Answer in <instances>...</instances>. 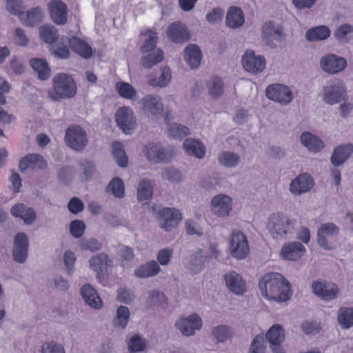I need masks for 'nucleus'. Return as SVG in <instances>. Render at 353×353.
<instances>
[{
  "label": "nucleus",
  "mask_w": 353,
  "mask_h": 353,
  "mask_svg": "<svg viewBox=\"0 0 353 353\" xmlns=\"http://www.w3.org/2000/svg\"><path fill=\"white\" fill-rule=\"evenodd\" d=\"M259 288L263 296L278 303L290 300L292 294L290 282L278 272L264 274L259 281Z\"/></svg>",
  "instance_id": "1"
},
{
  "label": "nucleus",
  "mask_w": 353,
  "mask_h": 353,
  "mask_svg": "<svg viewBox=\"0 0 353 353\" xmlns=\"http://www.w3.org/2000/svg\"><path fill=\"white\" fill-rule=\"evenodd\" d=\"M52 90L49 97L54 101L73 98L77 92V85L73 77L65 72L56 74L52 78Z\"/></svg>",
  "instance_id": "2"
},
{
  "label": "nucleus",
  "mask_w": 353,
  "mask_h": 353,
  "mask_svg": "<svg viewBox=\"0 0 353 353\" xmlns=\"http://www.w3.org/2000/svg\"><path fill=\"white\" fill-rule=\"evenodd\" d=\"M294 219L282 213H274L268 218L267 228L273 239L279 240L288 238L295 231Z\"/></svg>",
  "instance_id": "3"
},
{
  "label": "nucleus",
  "mask_w": 353,
  "mask_h": 353,
  "mask_svg": "<svg viewBox=\"0 0 353 353\" xmlns=\"http://www.w3.org/2000/svg\"><path fill=\"white\" fill-rule=\"evenodd\" d=\"M150 211L159 216L160 228L166 232H170L178 226L182 219V214L175 208L161 207L153 205Z\"/></svg>",
  "instance_id": "4"
},
{
  "label": "nucleus",
  "mask_w": 353,
  "mask_h": 353,
  "mask_svg": "<svg viewBox=\"0 0 353 353\" xmlns=\"http://www.w3.org/2000/svg\"><path fill=\"white\" fill-rule=\"evenodd\" d=\"M143 154L152 164L167 163L174 155V150L167 148L159 142H152L143 146Z\"/></svg>",
  "instance_id": "5"
},
{
  "label": "nucleus",
  "mask_w": 353,
  "mask_h": 353,
  "mask_svg": "<svg viewBox=\"0 0 353 353\" xmlns=\"http://www.w3.org/2000/svg\"><path fill=\"white\" fill-rule=\"evenodd\" d=\"M261 37L267 46L274 49L278 44L285 42L286 35L284 28L281 24L268 21L262 26Z\"/></svg>",
  "instance_id": "6"
},
{
  "label": "nucleus",
  "mask_w": 353,
  "mask_h": 353,
  "mask_svg": "<svg viewBox=\"0 0 353 353\" xmlns=\"http://www.w3.org/2000/svg\"><path fill=\"white\" fill-rule=\"evenodd\" d=\"M346 95L345 84L340 80L335 79L323 87L321 99L326 104L334 105L345 100Z\"/></svg>",
  "instance_id": "7"
},
{
  "label": "nucleus",
  "mask_w": 353,
  "mask_h": 353,
  "mask_svg": "<svg viewBox=\"0 0 353 353\" xmlns=\"http://www.w3.org/2000/svg\"><path fill=\"white\" fill-rule=\"evenodd\" d=\"M64 141L68 147L79 152L88 144L87 133L81 126L72 125L65 130Z\"/></svg>",
  "instance_id": "8"
},
{
  "label": "nucleus",
  "mask_w": 353,
  "mask_h": 353,
  "mask_svg": "<svg viewBox=\"0 0 353 353\" xmlns=\"http://www.w3.org/2000/svg\"><path fill=\"white\" fill-rule=\"evenodd\" d=\"M230 254L238 260L245 259L250 252V248L246 236L240 230H234L230 238Z\"/></svg>",
  "instance_id": "9"
},
{
  "label": "nucleus",
  "mask_w": 353,
  "mask_h": 353,
  "mask_svg": "<svg viewBox=\"0 0 353 353\" xmlns=\"http://www.w3.org/2000/svg\"><path fill=\"white\" fill-rule=\"evenodd\" d=\"M202 325V319L196 313H192L186 317L181 316L174 323L175 327L186 337L194 336L196 331L201 329Z\"/></svg>",
  "instance_id": "10"
},
{
  "label": "nucleus",
  "mask_w": 353,
  "mask_h": 353,
  "mask_svg": "<svg viewBox=\"0 0 353 353\" xmlns=\"http://www.w3.org/2000/svg\"><path fill=\"white\" fill-rule=\"evenodd\" d=\"M29 240L28 235L23 232L17 233L13 238L12 256L13 260L18 263H24L28 255Z\"/></svg>",
  "instance_id": "11"
},
{
  "label": "nucleus",
  "mask_w": 353,
  "mask_h": 353,
  "mask_svg": "<svg viewBox=\"0 0 353 353\" xmlns=\"http://www.w3.org/2000/svg\"><path fill=\"white\" fill-rule=\"evenodd\" d=\"M268 99L278 102L282 105L290 103L294 99L290 88L283 84L274 83L268 85L265 90Z\"/></svg>",
  "instance_id": "12"
},
{
  "label": "nucleus",
  "mask_w": 353,
  "mask_h": 353,
  "mask_svg": "<svg viewBox=\"0 0 353 353\" xmlns=\"http://www.w3.org/2000/svg\"><path fill=\"white\" fill-rule=\"evenodd\" d=\"M114 117L119 129L125 134H131L136 125L132 110L130 107H121L117 110Z\"/></svg>",
  "instance_id": "13"
},
{
  "label": "nucleus",
  "mask_w": 353,
  "mask_h": 353,
  "mask_svg": "<svg viewBox=\"0 0 353 353\" xmlns=\"http://www.w3.org/2000/svg\"><path fill=\"white\" fill-rule=\"evenodd\" d=\"M242 65L245 71L253 74L261 73L265 67V59L256 55L252 50H247L242 57Z\"/></svg>",
  "instance_id": "14"
},
{
  "label": "nucleus",
  "mask_w": 353,
  "mask_h": 353,
  "mask_svg": "<svg viewBox=\"0 0 353 353\" xmlns=\"http://www.w3.org/2000/svg\"><path fill=\"white\" fill-rule=\"evenodd\" d=\"M339 233V228L333 223L322 224L317 231V243L320 247L326 250L332 249L330 239L335 238Z\"/></svg>",
  "instance_id": "15"
},
{
  "label": "nucleus",
  "mask_w": 353,
  "mask_h": 353,
  "mask_svg": "<svg viewBox=\"0 0 353 353\" xmlns=\"http://www.w3.org/2000/svg\"><path fill=\"white\" fill-rule=\"evenodd\" d=\"M320 65L325 72L335 74L345 68L347 61L345 59L342 57L332 53H328L321 57Z\"/></svg>",
  "instance_id": "16"
},
{
  "label": "nucleus",
  "mask_w": 353,
  "mask_h": 353,
  "mask_svg": "<svg viewBox=\"0 0 353 353\" xmlns=\"http://www.w3.org/2000/svg\"><path fill=\"white\" fill-rule=\"evenodd\" d=\"M168 39L174 43L188 41L191 34L188 26L181 21H174L169 25L166 31Z\"/></svg>",
  "instance_id": "17"
},
{
  "label": "nucleus",
  "mask_w": 353,
  "mask_h": 353,
  "mask_svg": "<svg viewBox=\"0 0 353 353\" xmlns=\"http://www.w3.org/2000/svg\"><path fill=\"white\" fill-rule=\"evenodd\" d=\"M312 288L316 296L325 301L335 299L339 292V289L336 284L326 281H314Z\"/></svg>",
  "instance_id": "18"
},
{
  "label": "nucleus",
  "mask_w": 353,
  "mask_h": 353,
  "mask_svg": "<svg viewBox=\"0 0 353 353\" xmlns=\"http://www.w3.org/2000/svg\"><path fill=\"white\" fill-rule=\"evenodd\" d=\"M225 285L232 293L237 296L243 295L247 291V283L243 276L235 271L225 274Z\"/></svg>",
  "instance_id": "19"
},
{
  "label": "nucleus",
  "mask_w": 353,
  "mask_h": 353,
  "mask_svg": "<svg viewBox=\"0 0 353 353\" xmlns=\"http://www.w3.org/2000/svg\"><path fill=\"white\" fill-rule=\"evenodd\" d=\"M89 263L90 268L96 272V277L99 281L104 279L106 268L113 266V261L104 252L93 256L90 259Z\"/></svg>",
  "instance_id": "20"
},
{
  "label": "nucleus",
  "mask_w": 353,
  "mask_h": 353,
  "mask_svg": "<svg viewBox=\"0 0 353 353\" xmlns=\"http://www.w3.org/2000/svg\"><path fill=\"white\" fill-rule=\"evenodd\" d=\"M48 166L46 159L39 154H28L22 157L19 161V170L25 172L28 168L32 170H45Z\"/></svg>",
  "instance_id": "21"
},
{
  "label": "nucleus",
  "mask_w": 353,
  "mask_h": 353,
  "mask_svg": "<svg viewBox=\"0 0 353 353\" xmlns=\"http://www.w3.org/2000/svg\"><path fill=\"white\" fill-rule=\"evenodd\" d=\"M314 186V181L310 174L303 173L292 181L290 186L291 192L295 195L310 191Z\"/></svg>",
  "instance_id": "22"
},
{
  "label": "nucleus",
  "mask_w": 353,
  "mask_h": 353,
  "mask_svg": "<svg viewBox=\"0 0 353 353\" xmlns=\"http://www.w3.org/2000/svg\"><path fill=\"white\" fill-rule=\"evenodd\" d=\"M202 57V52L198 45L190 43L184 48V61L192 70L199 67Z\"/></svg>",
  "instance_id": "23"
},
{
  "label": "nucleus",
  "mask_w": 353,
  "mask_h": 353,
  "mask_svg": "<svg viewBox=\"0 0 353 353\" xmlns=\"http://www.w3.org/2000/svg\"><path fill=\"white\" fill-rule=\"evenodd\" d=\"M51 18L57 25H64L67 22L68 7L61 0H52L49 3Z\"/></svg>",
  "instance_id": "24"
},
{
  "label": "nucleus",
  "mask_w": 353,
  "mask_h": 353,
  "mask_svg": "<svg viewBox=\"0 0 353 353\" xmlns=\"http://www.w3.org/2000/svg\"><path fill=\"white\" fill-rule=\"evenodd\" d=\"M68 46L74 53L83 59H88L92 56V49L89 44L81 39L72 37L68 39Z\"/></svg>",
  "instance_id": "25"
},
{
  "label": "nucleus",
  "mask_w": 353,
  "mask_h": 353,
  "mask_svg": "<svg viewBox=\"0 0 353 353\" xmlns=\"http://www.w3.org/2000/svg\"><path fill=\"white\" fill-rule=\"evenodd\" d=\"M10 212L14 217L21 218L26 225H31L37 218L34 210L31 207L26 208L23 203L14 205Z\"/></svg>",
  "instance_id": "26"
},
{
  "label": "nucleus",
  "mask_w": 353,
  "mask_h": 353,
  "mask_svg": "<svg viewBox=\"0 0 353 353\" xmlns=\"http://www.w3.org/2000/svg\"><path fill=\"white\" fill-rule=\"evenodd\" d=\"M207 262L208 255H204L203 250L199 248L190 255L188 268L192 274H196L204 269Z\"/></svg>",
  "instance_id": "27"
},
{
  "label": "nucleus",
  "mask_w": 353,
  "mask_h": 353,
  "mask_svg": "<svg viewBox=\"0 0 353 353\" xmlns=\"http://www.w3.org/2000/svg\"><path fill=\"white\" fill-rule=\"evenodd\" d=\"M353 152V145L351 143L343 144L336 147L331 155L330 161L335 166H340L350 157Z\"/></svg>",
  "instance_id": "28"
},
{
  "label": "nucleus",
  "mask_w": 353,
  "mask_h": 353,
  "mask_svg": "<svg viewBox=\"0 0 353 353\" xmlns=\"http://www.w3.org/2000/svg\"><path fill=\"white\" fill-rule=\"evenodd\" d=\"M80 294L85 303L94 309H99L102 301L97 290L89 283L84 284L80 290Z\"/></svg>",
  "instance_id": "29"
},
{
  "label": "nucleus",
  "mask_w": 353,
  "mask_h": 353,
  "mask_svg": "<svg viewBox=\"0 0 353 353\" xmlns=\"http://www.w3.org/2000/svg\"><path fill=\"white\" fill-rule=\"evenodd\" d=\"M301 144L310 152L317 153L325 146L324 142L317 136L310 132H304L300 136Z\"/></svg>",
  "instance_id": "30"
},
{
  "label": "nucleus",
  "mask_w": 353,
  "mask_h": 353,
  "mask_svg": "<svg viewBox=\"0 0 353 353\" xmlns=\"http://www.w3.org/2000/svg\"><path fill=\"white\" fill-rule=\"evenodd\" d=\"M305 247L299 241L290 242L284 245L281 250L282 256L288 260H296L305 253Z\"/></svg>",
  "instance_id": "31"
},
{
  "label": "nucleus",
  "mask_w": 353,
  "mask_h": 353,
  "mask_svg": "<svg viewBox=\"0 0 353 353\" xmlns=\"http://www.w3.org/2000/svg\"><path fill=\"white\" fill-rule=\"evenodd\" d=\"M29 64L32 70L37 73L39 80L46 81L50 78L51 69L45 59L32 58L29 61Z\"/></svg>",
  "instance_id": "32"
},
{
  "label": "nucleus",
  "mask_w": 353,
  "mask_h": 353,
  "mask_svg": "<svg viewBox=\"0 0 353 353\" xmlns=\"http://www.w3.org/2000/svg\"><path fill=\"white\" fill-rule=\"evenodd\" d=\"M141 56L139 59L140 65L145 70L151 69L164 59V53L161 48Z\"/></svg>",
  "instance_id": "33"
},
{
  "label": "nucleus",
  "mask_w": 353,
  "mask_h": 353,
  "mask_svg": "<svg viewBox=\"0 0 353 353\" xmlns=\"http://www.w3.org/2000/svg\"><path fill=\"white\" fill-rule=\"evenodd\" d=\"M185 152L190 155L202 159L205 153V149L203 144L199 140L194 139H187L183 143Z\"/></svg>",
  "instance_id": "34"
},
{
  "label": "nucleus",
  "mask_w": 353,
  "mask_h": 353,
  "mask_svg": "<svg viewBox=\"0 0 353 353\" xmlns=\"http://www.w3.org/2000/svg\"><path fill=\"white\" fill-rule=\"evenodd\" d=\"M226 25L232 28H239L244 23V14L237 6H231L227 12Z\"/></svg>",
  "instance_id": "35"
},
{
  "label": "nucleus",
  "mask_w": 353,
  "mask_h": 353,
  "mask_svg": "<svg viewBox=\"0 0 353 353\" xmlns=\"http://www.w3.org/2000/svg\"><path fill=\"white\" fill-rule=\"evenodd\" d=\"M160 271L158 263L154 260L140 265L134 270V275L137 278L145 279L157 275Z\"/></svg>",
  "instance_id": "36"
},
{
  "label": "nucleus",
  "mask_w": 353,
  "mask_h": 353,
  "mask_svg": "<svg viewBox=\"0 0 353 353\" xmlns=\"http://www.w3.org/2000/svg\"><path fill=\"white\" fill-rule=\"evenodd\" d=\"M330 30L326 26H319L308 29L305 32V39L309 42L322 41L330 36Z\"/></svg>",
  "instance_id": "37"
},
{
  "label": "nucleus",
  "mask_w": 353,
  "mask_h": 353,
  "mask_svg": "<svg viewBox=\"0 0 353 353\" xmlns=\"http://www.w3.org/2000/svg\"><path fill=\"white\" fill-rule=\"evenodd\" d=\"M148 34V38L143 41V44L139 48V51L142 54L155 51L158 48H157L158 42L157 33L150 29L141 32V36H147Z\"/></svg>",
  "instance_id": "38"
},
{
  "label": "nucleus",
  "mask_w": 353,
  "mask_h": 353,
  "mask_svg": "<svg viewBox=\"0 0 353 353\" xmlns=\"http://www.w3.org/2000/svg\"><path fill=\"white\" fill-rule=\"evenodd\" d=\"M130 316V312L127 306L120 305L117 310V314L112 324L115 328L124 330L126 328Z\"/></svg>",
  "instance_id": "39"
},
{
  "label": "nucleus",
  "mask_w": 353,
  "mask_h": 353,
  "mask_svg": "<svg viewBox=\"0 0 353 353\" xmlns=\"http://www.w3.org/2000/svg\"><path fill=\"white\" fill-rule=\"evenodd\" d=\"M142 102L145 110L152 115L160 114L163 112V104L157 97L146 95L142 99Z\"/></svg>",
  "instance_id": "40"
},
{
  "label": "nucleus",
  "mask_w": 353,
  "mask_h": 353,
  "mask_svg": "<svg viewBox=\"0 0 353 353\" xmlns=\"http://www.w3.org/2000/svg\"><path fill=\"white\" fill-rule=\"evenodd\" d=\"M161 74L156 78H150L148 80V84L152 87L164 88L168 85L171 79V70L168 66H163L160 68Z\"/></svg>",
  "instance_id": "41"
},
{
  "label": "nucleus",
  "mask_w": 353,
  "mask_h": 353,
  "mask_svg": "<svg viewBox=\"0 0 353 353\" xmlns=\"http://www.w3.org/2000/svg\"><path fill=\"white\" fill-rule=\"evenodd\" d=\"M112 154L117 164L120 168H126L128 165V157L123 145L119 141H114L112 144Z\"/></svg>",
  "instance_id": "42"
},
{
  "label": "nucleus",
  "mask_w": 353,
  "mask_h": 353,
  "mask_svg": "<svg viewBox=\"0 0 353 353\" xmlns=\"http://www.w3.org/2000/svg\"><path fill=\"white\" fill-rule=\"evenodd\" d=\"M105 192L111 193L114 197L121 199L125 196V185L119 176L113 177L105 188Z\"/></svg>",
  "instance_id": "43"
},
{
  "label": "nucleus",
  "mask_w": 353,
  "mask_h": 353,
  "mask_svg": "<svg viewBox=\"0 0 353 353\" xmlns=\"http://www.w3.org/2000/svg\"><path fill=\"white\" fill-rule=\"evenodd\" d=\"M49 52L55 58L61 60L68 59L70 56L69 46L59 40L49 46Z\"/></svg>",
  "instance_id": "44"
},
{
  "label": "nucleus",
  "mask_w": 353,
  "mask_h": 353,
  "mask_svg": "<svg viewBox=\"0 0 353 353\" xmlns=\"http://www.w3.org/2000/svg\"><path fill=\"white\" fill-rule=\"evenodd\" d=\"M153 194V186L148 179H141L137 188V200L139 202L149 201Z\"/></svg>",
  "instance_id": "45"
},
{
  "label": "nucleus",
  "mask_w": 353,
  "mask_h": 353,
  "mask_svg": "<svg viewBox=\"0 0 353 353\" xmlns=\"http://www.w3.org/2000/svg\"><path fill=\"white\" fill-rule=\"evenodd\" d=\"M339 324L343 329L353 326V307H342L338 312Z\"/></svg>",
  "instance_id": "46"
},
{
  "label": "nucleus",
  "mask_w": 353,
  "mask_h": 353,
  "mask_svg": "<svg viewBox=\"0 0 353 353\" xmlns=\"http://www.w3.org/2000/svg\"><path fill=\"white\" fill-rule=\"evenodd\" d=\"M353 34V26L349 23L340 25L334 31V37L341 43H347Z\"/></svg>",
  "instance_id": "47"
},
{
  "label": "nucleus",
  "mask_w": 353,
  "mask_h": 353,
  "mask_svg": "<svg viewBox=\"0 0 353 353\" xmlns=\"http://www.w3.org/2000/svg\"><path fill=\"white\" fill-rule=\"evenodd\" d=\"M39 34L41 39L50 46L59 41L58 30L53 26H43L40 30Z\"/></svg>",
  "instance_id": "48"
},
{
  "label": "nucleus",
  "mask_w": 353,
  "mask_h": 353,
  "mask_svg": "<svg viewBox=\"0 0 353 353\" xmlns=\"http://www.w3.org/2000/svg\"><path fill=\"white\" fill-rule=\"evenodd\" d=\"M266 339L272 345H280L285 339L284 330L280 325H274L268 331Z\"/></svg>",
  "instance_id": "49"
},
{
  "label": "nucleus",
  "mask_w": 353,
  "mask_h": 353,
  "mask_svg": "<svg viewBox=\"0 0 353 353\" xmlns=\"http://www.w3.org/2000/svg\"><path fill=\"white\" fill-rule=\"evenodd\" d=\"M168 132L170 137L179 140L183 139L190 134V130L188 127L176 123H170Z\"/></svg>",
  "instance_id": "50"
},
{
  "label": "nucleus",
  "mask_w": 353,
  "mask_h": 353,
  "mask_svg": "<svg viewBox=\"0 0 353 353\" xmlns=\"http://www.w3.org/2000/svg\"><path fill=\"white\" fill-rule=\"evenodd\" d=\"M148 345L145 339L139 334L133 335L128 341V349L130 353H137L143 352Z\"/></svg>",
  "instance_id": "51"
},
{
  "label": "nucleus",
  "mask_w": 353,
  "mask_h": 353,
  "mask_svg": "<svg viewBox=\"0 0 353 353\" xmlns=\"http://www.w3.org/2000/svg\"><path fill=\"white\" fill-rule=\"evenodd\" d=\"M23 19L27 26H34L42 21L43 13L41 8L39 6L32 8L26 12V18Z\"/></svg>",
  "instance_id": "52"
},
{
  "label": "nucleus",
  "mask_w": 353,
  "mask_h": 353,
  "mask_svg": "<svg viewBox=\"0 0 353 353\" xmlns=\"http://www.w3.org/2000/svg\"><path fill=\"white\" fill-rule=\"evenodd\" d=\"M116 90L118 94L123 98L132 99L136 94L137 91L132 85L128 83L119 81L115 85Z\"/></svg>",
  "instance_id": "53"
},
{
  "label": "nucleus",
  "mask_w": 353,
  "mask_h": 353,
  "mask_svg": "<svg viewBox=\"0 0 353 353\" xmlns=\"http://www.w3.org/2000/svg\"><path fill=\"white\" fill-rule=\"evenodd\" d=\"M6 2V10L12 15L18 16L21 19L24 14L25 6L22 0H5Z\"/></svg>",
  "instance_id": "54"
},
{
  "label": "nucleus",
  "mask_w": 353,
  "mask_h": 353,
  "mask_svg": "<svg viewBox=\"0 0 353 353\" xmlns=\"http://www.w3.org/2000/svg\"><path fill=\"white\" fill-rule=\"evenodd\" d=\"M74 174V168L71 165H65L57 171L58 180L64 185L71 183Z\"/></svg>",
  "instance_id": "55"
},
{
  "label": "nucleus",
  "mask_w": 353,
  "mask_h": 353,
  "mask_svg": "<svg viewBox=\"0 0 353 353\" xmlns=\"http://www.w3.org/2000/svg\"><path fill=\"white\" fill-rule=\"evenodd\" d=\"M147 303L149 307H156L167 305V298L163 292L153 290L150 292Z\"/></svg>",
  "instance_id": "56"
},
{
  "label": "nucleus",
  "mask_w": 353,
  "mask_h": 353,
  "mask_svg": "<svg viewBox=\"0 0 353 353\" xmlns=\"http://www.w3.org/2000/svg\"><path fill=\"white\" fill-rule=\"evenodd\" d=\"M85 228V224L83 221L74 219L70 223L69 231L73 237L79 239L84 234Z\"/></svg>",
  "instance_id": "57"
},
{
  "label": "nucleus",
  "mask_w": 353,
  "mask_h": 353,
  "mask_svg": "<svg viewBox=\"0 0 353 353\" xmlns=\"http://www.w3.org/2000/svg\"><path fill=\"white\" fill-rule=\"evenodd\" d=\"M79 166L82 171V180L85 181H90L96 171L95 164L91 161H85L80 163Z\"/></svg>",
  "instance_id": "58"
},
{
  "label": "nucleus",
  "mask_w": 353,
  "mask_h": 353,
  "mask_svg": "<svg viewBox=\"0 0 353 353\" xmlns=\"http://www.w3.org/2000/svg\"><path fill=\"white\" fill-rule=\"evenodd\" d=\"M79 247L82 250H90L94 252L102 248V243L94 238L82 239L79 241Z\"/></svg>",
  "instance_id": "59"
},
{
  "label": "nucleus",
  "mask_w": 353,
  "mask_h": 353,
  "mask_svg": "<svg viewBox=\"0 0 353 353\" xmlns=\"http://www.w3.org/2000/svg\"><path fill=\"white\" fill-rule=\"evenodd\" d=\"M135 295L134 292L127 288H120L117 290V299L118 301L125 303L130 304L134 300Z\"/></svg>",
  "instance_id": "60"
},
{
  "label": "nucleus",
  "mask_w": 353,
  "mask_h": 353,
  "mask_svg": "<svg viewBox=\"0 0 353 353\" xmlns=\"http://www.w3.org/2000/svg\"><path fill=\"white\" fill-rule=\"evenodd\" d=\"M118 254L122 266L125 265L127 263L131 262L134 258V250L128 245H121Z\"/></svg>",
  "instance_id": "61"
},
{
  "label": "nucleus",
  "mask_w": 353,
  "mask_h": 353,
  "mask_svg": "<svg viewBox=\"0 0 353 353\" xmlns=\"http://www.w3.org/2000/svg\"><path fill=\"white\" fill-rule=\"evenodd\" d=\"M240 162V156L234 152H225L222 154V165L227 168H234Z\"/></svg>",
  "instance_id": "62"
},
{
  "label": "nucleus",
  "mask_w": 353,
  "mask_h": 353,
  "mask_svg": "<svg viewBox=\"0 0 353 353\" xmlns=\"http://www.w3.org/2000/svg\"><path fill=\"white\" fill-rule=\"evenodd\" d=\"M77 261L75 254L72 250H66L63 255V263L65 267L68 275L71 276L74 270V264Z\"/></svg>",
  "instance_id": "63"
},
{
  "label": "nucleus",
  "mask_w": 353,
  "mask_h": 353,
  "mask_svg": "<svg viewBox=\"0 0 353 353\" xmlns=\"http://www.w3.org/2000/svg\"><path fill=\"white\" fill-rule=\"evenodd\" d=\"M41 347V353H65L63 346L54 341L43 343Z\"/></svg>",
  "instance_id": "64"
}]
</instances>
